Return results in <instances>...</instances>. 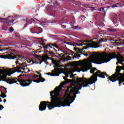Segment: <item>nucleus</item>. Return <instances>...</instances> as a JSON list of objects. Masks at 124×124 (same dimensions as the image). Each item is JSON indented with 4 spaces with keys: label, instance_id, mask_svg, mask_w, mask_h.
<instances>
[{
    "label": "nucleus",
    "instance_id": "f257e3e1",
    "mask_svg": "<svg viewBox=\"0 0 124 124\" xmlns=\"http://www.w3.org/2000/svg\"><path fill=\"white\" fill-rule=\"evenodd\" d=\"M105 76L108 77L109 76L106 73L102 72L100 71H97L88 79L84 77L78 78L71 75L70 78H73L74 81L67 88L66 93H68V95H71L73 93L74 94L73 97L69 98L70 100H72L71 102H69V100H65L68 101L67 105H70L75 100L76 94L80 93L79 91L81 90L83 87L84 88L89 87V85H93V84H94L97 81V77L104 79Z\"/></svg>",
    "mask_w": 124,
    "mask_h": 124
},
{
    "label": "nucleus",
    "instance_id": "f03ea898",
    "mask_svg": "<svg viewBox=\"0 0 124 124\" xmlns=\"http://www.w3.org/2000/svg\"><path fill=\"white\" fill-rule=\"evenodd\" d=\"M50 93L51 96V102H41L39 106V111H45V110H46V108H47V106L48 108V110H52V109H54L55 107H61V106H62V107L68 106L69 107V106H70V105H67L68 101L66 100L61 101L59 104V98H58L59 96H57L55 94L53 95V94H54V93H53V91L50 92Z\"/></svg>",
    "mask_w": 124,
    "mask_h": 124
},
{
    "label": "nucleus",
    "instance_id": "7ed1b4c3",
    "mask_svg": "<svg viewBox=\"0 0 124 124\" xmlns=\"http://www.w3.org/2000/svg\"><path fill=\"white\" fill-rule=\"evenodd\" d=\"M1 59H8L9 60H16V67L13 68V72H11L10 74L7 75L8 76H10L11 74H13L15 72H17V73H24L23 71L21 70H25V67H27L26 64L25 63H19V61L21 60H24V57L18 55H15L12 53H8L6 55H1Z\"/></svg>",
    "mask_w": 124,
    "mask_h": 124
},
{
    "label": "nucleus",
    "instance_id": "20e7f679",
    "mask_svg": "<svg viewBox=\"0 0 124 124\" xmlns=\"http://www.w3.org/2000/svg\"><path fill=\"white\" fill-rule=\"evenodd\" d=\"M89 55L90 56L92 55V56H91L92 59L91 62L96 64H101L102 63H104V62H108L111 60L117 58V54L114 52H111L109 54H105L102 57H99L96 54H92L89 53Z\"/></svg>",
    "mask_w": 124,
    "mask_h": 124
},
{
    "label": "nucleus",
    "instance_id": "39448f33",
    "mask_svg": "<svg viewBox=\"0 0 124 124\" xmlns=\"http://www.w3.org/2000/svg\"><path fill=\"white\" fill-rule=\"evenodd\" d=\"M22 76V75H20L19 76H17V78H8L6 82L10 85L14 84V83H16L17 85H20L21 87H27V86H30V85L31 84L32 80L31 79L26 80L24 79H20Z\"/></svg>",
    "mask_w": 124,
    "mask_h": 124
},
{
    "label": "nucleus",
    "instance_id": "423d86ee",
    "mask_svg": "<svg viewBox=\"0 0 124 124\" xmlns=\"http://www.w3.org/2000/svg\"><path fill=\"white\" fill-rule=\"evenodd\" d=\"M123 68V66L118 65L116 66V69L115 70V73L113 74L111 76L108 77V81H111L112 82H116V81H120V75H122V73H120L121 71Z\"/></svg>",
    "mask_w": 124,
    "mask_h": 124
},
{
    "label": "nucleus",
    "instance_id": "0eeeda50",
    "mask_svg": "<svg viewBox=\"0 0 124 124\" xmlns=\"http://www.w3.org/2000/svg\"><path fill=\"white\" fill-rule=\"evenodd\" d=\"M39 44L42 45L43 46V47L44 49H47L48 50H50V49H52V47H54V48H56V49H58V51H61V49L59 48V46L57 45V44L54 43V44H49L48 45H45V41L43 40H41L40 41V43H39Z\"/></svg>",
    "mask_w": 124,
    "mask_h": 124
},
{
    "label": "nucleus",
    "instance_id": "6e6552de",
    "mask_svg": "<svg viewBox=\"0 0 124 124\" xmlns=\"http://www.w3.org/2000/svg\"><path fill=\"white\" fill-rule=\"evenodd\" d=\"M65 84L64 82H62L59 86L54 89L55 91H53L52 93H54L56 96H60V92L62 91V87H63Z\"/></svg>",
    "mask_w": 124,
    "mask_h": 124
},
{
    "label": "nucleus",
    "instance_id": "1a4fd4ad",
    "mask_svg": "<svg viewBox=\"0 0 124 124\" xmlns=\"http://www.w3.org/2000/svg\"><path fill=\"white\" fill-rule=\"evenodd\" d=\"M102 42H104L103 39H101L97 42H93L90 47L91 48H98L100 47L99 44H101Z\"/></svg>",
    "mask_w": 124,
    "mask_h": 124
},
{
    "label": "nucleus",
    "instance_id": "9d476101",
    "mask_svg": "<svg viewBox=\"0 0 124 124\" xmlns=\"http://www.w3.org/2000/svg\"><path fill=\"white\" fill-rule=\"evenodd\" d=\"M31 33H36L37 34H39V33H41L42 32V29L40 27H34L31 29Z\"/></svg>",
    "mask_w": 124,
    "mask_h": 124
},
{
    "label": "nucleus",
    "instance_id": "9b49d317",
    "mask_svg": "<svg viewBox=\"0 0 124 124\" xmlns=\"http://www.w3.org/2000/svg\"><path fill=\"white\" fill-rule=\"evenodd\" d=\"M75 55H77L76 56H74L73 57H71L69 56H66L65 58H63V61L64 62H68V61H72V60H73L74 59H77V58H80L81 57V54H75ZM72 59V60H71Z\"/></svg>",
    "mask_w": 124,
    "mask_h": 124
},
{
    "label": "nucleus",
    "instance_id": "f8f14e48",
    "mask_svg": "<svg viewBox=\"0 0 124 124\" xmlns=\"http://www.w3.org/2000/svg\"><path fill=\"white\" fill-rule=\"evenodd\" d=\"M52 73H46V75H50L51 76H59L61 74V73H59V72H58V70H57V69H55L54 71H51Z\"/></svg>",
    "mask_w": 124,
    "mask_h": 124
},
{
    "label": "nucleus",
    "instance_id": "ddd939ff",
    "mask_svg": "<svg viewBox=\"0 0 124 124\" xmlns=\"http://www.w3.org/2000/svg\"><path fill=\"white\" fill-rule=\"evenodd\" d=\"M44 81H45V78H43L40 77H39V78L38 79L33 80V82H34V83H40V82L43 83Z\"/></svg>",
    "mask_w": 124,
    "mask_h": 124
},
{
    "label": "nucleus",
    "instance_id": "4468645a",
    "mask_svg": "<svg viewBox=\"0 0 124 124\" xmlns=\"http://www.w3.org/2000/svg\"><path fill=\"white\" fill-rule=\"evenodd\" d=\"M88 66L89 67V68H87V67H85L83 68V72H87L88 71V70H90V68H92V67H93V65H92V63L89 62L88 64Z\"/></svg>",
    "mask_w": 124,
    "mask_h": 124
},
{
    "label": "nucleus",
    "instance_id": "2eb2a0df",
    "mask_svg": "<svg viewBox=\"0 0 124 124\" xmlns=\"http://www.w3.org/2000/svg\"><path fill=\"white\" fill-rule=\"evenodd\" d=\"M7 75L6 74H3L2 76L0 77V79L1 81H6L7 80Z\"/></svg>",
    "mask_w": 124,
    "mask_h": 124
},
{
    "label": "nucleus",
    "instance_id": "dca6fc26",
    "mask_svg": "<svg viewBox=\"0 0 124 124\" xmlns=\"http://www.w3.org/2000/svg\"><path fill=\"white\" fill-rule=\"evenodd\" d=\"M88 48H90V46H85L84 48H83L82 49H80L78 48V53H80L81 52H82L83 51V50H87V49H88Z\"/></svg>",
    "mask_w": 124,
    "mask_h": 124
},
{
    "label": "nucleus",
    "instance_id": "f3484780",
    "mask_svg": "<svg viewBox=\"0 0 124 124\" xmlns=\"http://www.w3.org/2000/svg\"><path fill=\"white\" fill-rule=\"evenodd\" d=\"M108 31H110V32H115L116 31H118L117 30L110 29V28H108Z\"/></svg>",
    "mask_w": 124,
    "mask_h": 124
},
{
    "label": "nucleus",
    "instance_id": "a211bd4d",
    "mask_svg": "<svg viewBox=\"0 0 124 124\" xmlns=\"http://www.w3.org/2000/svg\"><path fill=\"white\" fill-rule=\"evenodd\" d=\"M118 62L116 63L117 65L119 64V63H123L124 62V58H123L122 59H118L117 60Z\"/></svg>",
    "mask_w": 124,
    "mask_h": 124
},
{
    "label": "nucleus",
    "instance_id": "6ab92c4d",
    "mask_svg": "<svg viewBox=\"0 0 124 124\" xmlns=\"http://www.w3.org/2000/svg\"><path fill=\"white\" fill-rule=\"evenodd\" d=\"M96 70V68H93L90 70V73L91 74H93L94 73V71Z\"/></svg>",
    "mask_w": 124,
    "mask_h": 124
},
{
    "label": "nucleus",
    "instance_id": "aec40b11",
    "mask_svg": "<svg viewBox=\"0 0 124 124\" xmlns=\"http://www.w3.org/2000/svg\"><path fill=\"white\" fill-rule=\"evenodd\" d=\"M0 97L2 98H5L6 97V94L4 93H1V94L0 95Z\"/></svg>",
    "mask_w": 124,
    "mask_h": 124
},
{
    "label": "nucleus",
    "instance_id": "412c9836",
    "mask_svg": "<svg viewBox=\"0 0 124 124\" xmlns=\"http://www.w3.org/2000/svg\"><path fill=\"white\" fill-rule=\"evenodd\" d=\"M13 22H14V20L8 21L7 23L8 24V27H10V26H11L10 24H12L13 23Z\"/></svg>",
    "mask_w": 124,
    "mask_h": 124
},
{
    "label": "nucleus",
    "instance_id": "4be33fe9",
    "mask_svg": "<svg viewBox=\"0 0 124 124\" xmlns=\"http://www.w3.org/2000/svg\"><path fill=\"white\" fill-rule=\"evenodd\" d=\"M4 108V107H3V106L0 104V110L1 111V110H2V109H3Z\"/></svg>",
    "mask_w": 124,
    "mask_h": 124
},
{
    "label": "nucleus",
    "instance_id": "5701e85b",
    "mask_svg": "<svg viewBox=\"0 0 124 124\" xmlns=\"http://www.w3.org/2000/svg\"><path fill=\"white\" fill-rule=\"evenodd\" d=\"M10 31L11 32H12V31H14V29L13 28V27H12L10 28Z\"/></svg>",
    "mask_w": 124,
    "mask_h": 124
},
{
    "label": "nucleus",
    "instance_id": "b1692460",
    "mask_svg": "<svg viewBox=\"0 0 124 124\" xmlns=\"http://www.w3.org/2000/svg\"><path fill=\"white\" fill-rule=\"evenodd\" d=\"M64 79L66 80H67V83H70V82H71V80L70 79H67L66 78H65Z\"/></svg>",
    "mask_w": 124,
    "mask_h": 124
},
{
    "label": "nucleus",
    "instance_id": "393cba45",
    "mask_svg": "<svg viewBox=\"0 0 124 124\" xmlns=\"http://www.w3.org/2000/svg\"><path fill=\"white\" fill-rule=\"evenodd\" d=\"M38 77H39V76L36 75L35 74H34V75L33 76V78H37Z\"/></svg>",
    "mask_w": 124,
    "mask_h": 124
},
{
    "label": "nucleus",
    "instance_id": "a878e982",
    "mask_svg": "<svg viewBox=\"0 0 124 124\" xmlns=\"http://www.w3.org/2000/svg\"><path fill=\"white\" fill-rule=\"evenodd\" d=\"M74 50H75V51H76L77 53H78V51L79 50V48H78L77 47H74Z\"/></svg>",
    "mask_w": 124,
    "mask_h": 124
},
{
    "label": "nucleus",
    "instance_id": "bb28decb",
    "mask_svg": "<svg viewBox=\"0 0 124 124\" xmlns=\"http://www.w3.org/2000/svg\"><path fill=\"white\" fill-rule=\"evenodd\" d=\"M119 4H120V3H117L115 5H113L112 7H118V6H117V5H119Z\"/></svg>",
    "mask_w": 124,
    "mask_h": 124
},
{
    "label": "nucleus",
    "instance_id": "cd10ccee",
    "mask_svg": "<svg viewBox=\"0 0 124 124\" xmlns=\"http://www.w3.org/2000/svg\"><path fill=\"white\" fill-rule=\"evenodd\" d=\"M48 54H49L50 55H54V52H53V51H49Z\"/></svg>",
    "mask_w": 124,
    "mask_h": 124
},
{
    "label": "nucleus",
    "instance_id": "c85d7f7f",
    "mask_svg": "<svg viewBox=\"0 0 124 124\" xmlns=\"http://www.w3.org/2000/svg\"><path fill=\"white\" fill-rule=\"evenodd\" d=\"M78 28V26H73L72 28L74 29V30H77V29Z\"/></svg>",
    "mask_w": 124,
    "mask_h": 124
},
{
    "label": "nucleus",
    "instance_id": "c756f323",
    "mask_svg": "<svg viewBox=\"0 0 124 124\" xmlns=\"http://www.w3.org/2000/svg\"><path fill=\"white\" fill-rule=\"evenodd\" d=\"M82 54H83L84 56H85V57H88L89 56L88 54L82 53Z\"/></svg>",
    "mask_w": 124,
    "mask_h": 124
},
{
    "label": "nucleus",
    "instance_id": "7c9ffc66",
    "mask_svg": "<svg viewBox=\"0 0 124 124\" xmlns=\"http://www.w3.org/2000/svg\"><path fill=\"white\" fill-rule=\"evenodd\" d=\"M1 88H3L5 90V94L7 93V91H6L7 89L4 87H1Z\"/></svg>",
    "mask_w": 124,
    "mask_h": 124
},
{
    "label": "nucleus",
    "instance_id": "2f4dec72",
    "mask_svg": "<svg viewBox=\"0 0 124 124\" xmlns=\"http://www.w3.org/2000/svg\"><path fill=\"white\" fill-rule=\"evenodd\" d=\"M64 44H67L68 45H71L69 44V43L68 42H64Z\"/></svg>",
    "mask_w": 124,
    "mask_h": 124
},
{
    "label": "nucleus",
    "instance_id": "473e14b6",
    "mask_svg": "<svg viewBox=\"0 0 124 124\" xmlns=\"http://www.w3.org/2000/svg\"><path fill=\"white\" fill-rule=\"evenodd\" d=\"M3 73V71L1 69H0V74H2Z\"/></svg>",
    "mask_w": 124,
    "mask_h": 124
},
{
    "label": "nucleus",
    "instance_id": "72a5a7b5",
    "mask_svg": "<svg viewBox=\"0 0 124 124\" xmlns=\"http://www.w3.org/2000/svg\"><path fill=\"white\" fill-rule=\"evenodd\" d=\"M56 67H57V68L59 69V67H62V65H57L56 66Z\"/></svg>",
    "mask_w": 124,
    "mask_h": 124
},
{
    "label": "nucleus",
    "instance_id": "f704fd0d",
    "mask_svg": "<svg viewBox=\"0 0 124 124\" xmlns=\"http://www.w3.org/2000/svg\"><path fill=\"white\" fill-rule=\"evenodd\" d=\"M103 10H104V8H101L100 9V11H103Z\"/></svg>",
    "mask_w": 124,
    "mask_h": 124
},
{
    "label": "nucleus",
    "instance_id": "c9c22d12",
    "mask_svg": "<svg viewBox=\"0 0 124 124\" xmlns=\"http://www.w3.org/2000/svg\"><path fill=\"white\" fill-rule=\"evenodd\" d=\"M57 21H51V24H55V23H56Z\"/></svg>",
    "mask_w": 124,
    "mask_h": 124
},
{
    "label": "nucleus",
    "instance_id": "e433bc0d",
    "mask_svg": "<svg viewBox=\"0 0 124 124\" xmlns=\"http://www.w3.org/2000/svg\"><path fill=\"white\" fill-rule=\"evenodd\" d=\"M0 20H6V18H0Z\"/></svg>",
    "mask_w": 124,
    "mask_h": 124
},
{
    "label": "nucleus",
    "instance_id": "4c0bfd02",
    "mask_svg": "<svg viewBox=\"0 0 124 124\" xmlns=\"http://www.w3.org/2000/svg\"><path fill=\"white\" fill-rule=\"evenodd\" d=\"M71 52L72 53L71 56H73V54H74V52H73V51L71 50Z\"/></svg>",
    "mask_w": 124,
    "mask_h": 124
},
{
    "label": "nucleus",
    "instance_id": "58836bf2",
    "mask_svg": "<svg viewBox=\"0 0 124 124\" xmlns=\"http://www.w3.org/2000/svg\"><path fill=\"white\" fill-rule=\"evenodd\" d=\"M44 62V61L43 60V61H41L40 62V64H41V63L42 62Z\"/></svg>",
    "mask_w": 124,
    "mask_h": 124
},
{
    "label": "nucleus",
    "instance_id": "ea45409f",
    "mask_svg": "<svg viewBox=\"0 0 124 124\" xmlns=\"http://www.w3.org/2000/svg\"><path fill=\"white\" fill-rule=\"evenodd\" d=\"M3 101H4V103H5V102L6 101V99H4Z\"/></svg>",
    "mask_w": 124,
    "mask_h": 124
},
{
    "label": "nucleus",
    "instance_id": "a19ab883",
    "mask_svg": "<svg viewBox=\"0 0 124 124\" xmlns=\"http://www.w3.org/2000/svg\"><path fill=\"white\" fill-rule=\"evenodd\" d=\"M66 77H69V76L68 75V74L66 75Z\"/></svg>",
    "mask_w": 124,
    "mask_h": 124
},
{
    "label": "nucleus",
    "instance_id": "79ce46f5",
    "mask_svg": "<svg viewBox=\"0 0 124 124\" xmlns=\"http://www.w3.org/2000/svg\"><path fill=\"white\" fill-rule=\"evenodd\" d=\"M76 45L77 46H80V45H79L78 44H76Z\"/></svg>",
    "mask_w": 124,
    "mask_h": 124
},
{
    "label": "nucleus",
    "instance_id": "37998d69",
    "mask_svg": "<svg viewBox=\"0 0 124 124\" xmlns=\"http://www.w3.org/2000/svg\"><path fill=\"white\" fill-rule=\"evenodd\" d=\"M39 75L40 76L39 77H41V75H42L41 74H39Z\"/></svg>",
    "mask_w": 124,
    "mask_h": 124
},
{
    "label": "nucleus",
    "instance_id": "c03bdc74",
    "mask_svg": "<svg viewBox=\"0 0 124 124\" xmlns=\"http://www.w3.org/2000/svg\"><path fill=\"white\" fill-rule=\"evenodd\" d=\"M1 101H2V100H1V98H0V102H1Z\"/></svg>",
    "mask_w": 124,
    "mask_h": 124
},
{
    "label": "nucleus",
    "instance_id": "a18cd8bd",
    "mask_svg": "<svg viewBox=\"0 0 124 124\" xmlns=\"http://www.w3.org/2000/svg\"><path fill=\"white\" fill-rule=\"evenodd\" d=\"M37 74H39V72H36Z\"/></svg>",
    "mask_w": 124,
    "mask_h": 124
},
{
    "label": "nucleus",
    "instance_id": "49530a36",
    "mask_svg": "<svg viewBox=\"0 0 124 124\" xmlns=\"http://www.w3.org/2000/svg\"><path fill=\"white\" fill-rule=\"evenodd\" d=\"M79 45H80L79 46H83V44H82V45H79Z\"/></svg>",
    "mask_w": 124,
    "mask_h": 124
},
{
    "label": "nucleus",
    "instance_id": "de8ad7c7",
    "mask_svg": "<svg viewBox=\"0 0 124 124\" xmlns=\"http://www.w3.org/2000/svg\"><path fill=\"white\" fill-rule=\"evenodd\" d=\"M117 41H118V40L115 41V43H117Z\"/></svg>",
    "mask_w": 124,
    "mask_h": 124
},
{
    "label": "nucleus",
    "instance_id": "09e8293b",
    "mask_svg": "<svg viewBox=\"0 0 124 124\" xmlns=\"http://www.w3.org/2000/svg\"><path fill=\"white\" fill-rule=\"evenodd\" d=\"M90 8L92 9L93 8V7H91Z\"/></svg>",
    "mask_w": 124,
    "mask_h": 124
},
{
    "label": "nucleus",
    "instance_id": "8fccbe9b",
    "mask_svg": "<svg viewBox=\"0 0 124 124\" xmlns=\"http://www.w3.org/2000/svg\"><path fill=\"white\" fill-rule=\"evenodd\" d=\"M83 45H86V44L85 43H83V44H82Z\"/></svg>",
    "mask_w": 124,
    "mask_h": 124
},
{
    "label": "nucleus",
    "instance_id": "3c124183",
    "mask_svg": "<svg viewBox=\"0 0 124 124\" xmlns=\"http://www.w3.org/2000/svg\"><path fill=\"white\" fill-rule=\"evenodd\" d=\"M25 26L26 27H27V24H25Z\"/></svg>",
    "mask_w": 124,
    "mask_h": 124
},
{
    "label": "nucleus",
    "instance_id": "603ef678",
    "mask_svg": "<svg viewBox=\"0 0 124 124\" xmlns=\"http://www.w3.org/2000/svg\"><path fill=\"white\" fill-rule=\"evenodd\" d=\"M28 71H29V72H31V71H30V70H28Z\"/></svg>",
    "mask_w": 124,
    "mask_h": 124
},
{
    "label": "nucleus",
    "instance_id": "864d4df0",
    "mask_svg": "<svg viewBox=\"0 0 124 124\" xmlns=\"http://www.w3.org/2000/svg\"><path fill=\"white\" fill-rule=\"evenodd\" d=\"M4 30V31H6V29H3Z\"/></svg>",
    "mask_w": 124,
    "mask_h": 124
},
{
    "label": "nucleus",
    "instance_id": "5fc2aeb1",
    "mask_svg": "<svg viewBox=\"0 0 124 124\" xmlns=\"http://www.w3.org/2000/svg\"><path fill=\"white\" fill-rule=\"evenodd\" d=\"M107 40H108V39H106V41H107Z\"/></svg>",
    "mask_w": 124,
    "mask_h": 124
},
{
    "label": "nucleus",
    "instance_id": "6e6d98bb",
    "mask_svg": "<svg viewBox=\"0 0 124 124\" xmlns=\"http://www.w3.org/2000/svg\"><path fill=\"white\" fill-rule=\"evenodd\" d=\"M119 57H121V55H119Z\"/></svg>",
    "mask_w": 124,
    "mask_h": 124
},
{
    "label": "nucleus",
    "instance_id": "4d7b16f0",
    "mask_svg": "<svg viewBox=\"0 0 124 124\" xmlns=\"http://www.w3.org/2000/svg\"><path fill=\"white\" fill-rule=\"evenodd\" d=\"M54 50H55V48H53Z\"/></svg>",
    "mask_w": 124,
    "mask_h": 124
},
{
    "label": "nucleus",
    "instance_id": "13d9d810",
    "mask_svg": "<svg viewBox=\"0 0 124 124\" xmlns=\"http://www.w3.org/2000/svg\"><path fill=\"white\" fill-rule=\"evenodd\" d=\"M6 50H8V49L7 48V49H6Z\"/></svg>",
    "mask_w": 124,
    "mask_h": 124
},
{
    "label": "nucleus",
    "instance_id": "bf43d9fd",
    "mask_svg": "<svg viewBox=\"0 0 124 124\" xmlns=\"http://www.w3.org/2000/svg\"><path fill=\"white\" fill-rule=\"evenodd\" d=\"M1 55H0V58H1Z\"/></svg>",
    "mask_w": 124,
    "mask_h": 124
},
{
    "label": "nucleus",
    "instance_id": "052dcab7",
    "mask_svg": "<svg viewBox=\"0 0 124 124\" xmlns=\"http://www.w3.org/2000/svg\"><path fill=\"white\" fill-rule=\"evenodd\" d=\"M55 68H56V66H54Z\"/></svg>",
    "mask_w": 124,
    "mask_h": 124
},
{
    "label": "nucleus",
    "instance_id": "680f3d73",
    "mask_svg": "<svg viewBox=\"0 0 124 124\" xmlns=\"http://www.w3.org/2000/svg\"><path fill=\"white\" fill-rule=\"evenodd\" d=\"M2 51H3V49H2Z\"/></svg>",
    "mask_w": 124,
    "mask_h": 124
},
{
    "label": "nucleus",
    "instance_id": "e2e57ef3",
    "mask_svg": "<svg viewBox=\"0 0 124 124\" xmlns=\"http://www.w3.org/2000/svg\"><path fill=\"white\" fill-rule=\"evenodd\" d=\"M46 40H45V41H46Z\"/></svg>",
    "mask_w": 124,
    "mask_h": 124
},
{
    "label": "nucleus",
    "instance_id": "0e129e2a",
    "mask_svg": "<svg viewBox=\"0 0 124 124\" xmlns=\"http://www.w3.org/2000/svg\"><path fill=\"white\" fill-rule=\"evenodd\" d=\"M123 85H124V83H123Z\"/></svg>",
    "mask_w": 124,
    "mask_h": 124
},
{
    "label": "nucleus",
    "instance_id": "69168bd1",
    "mask_svg": "<svg viewBox=\"0 0 124 124\" xmlns=\"http://www.w3.org/2000/svg\"><path fill=\"white\" fill-rule=\"evenodd\" d=\"M95 1H96V0H95Z\"/></svg>",
    "mask_w": 124,
    "mask_h": 124
}]
</instances>
